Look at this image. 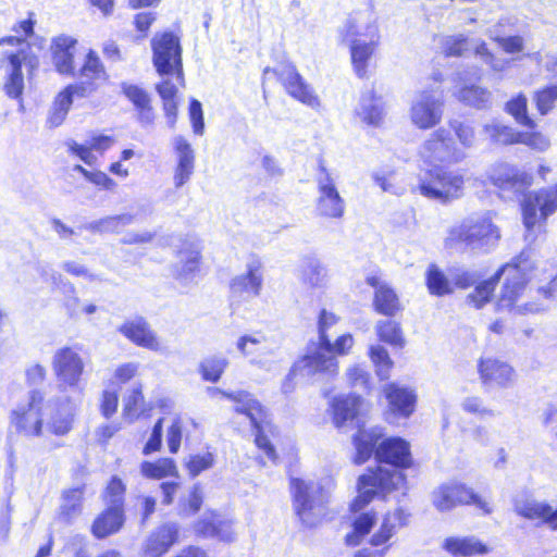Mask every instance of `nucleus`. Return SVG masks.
Returning a JSON list of instances; mask_svg holds the SVG:
<instances>
[{
    "label": "nucleus",
    "instance_id": "c85d7f7f",
    "mask_svg": "<svg viewBox=\"0 0 557 557\" xmlns=\"http://www.w3.org/2000/svg\"><path fill=\"white\" fill-rule=\"evenodd\" d=\"M385 114V104L381 97L368 90L360 97L356 107V115L366 124L377 126Z\"/></svg>",
    "mask_w": 557,
    "mask_h": 557
},
{
    "label": "nucleus",
    "instance_id": "72a5a7b5",
    "mask_svg": "<svg viewBox=\"0 0 557 557\" xmlns=\"http://www.w3.org/2000/svg\"><path fill=\"white\" fill-rule=\"evenodd\" d=\"M443 546L448 553L463 557L488 553L487 546L475 536L448 537Z\"/></svg>",
    "mask_w": 557,
    "mask_h": 557
},
{
    "label": "nucleus",
    "instance_id": "4be33fe9",
    "mask_svg": "<svg viewBox=\"0 0 557 557\" xmlns=\"http://www.w3.org/2000/svg\"><path fill=\"white\" fill-rule=\"evenodd\" d=\"M342 40L346 44L354 40H379V26L371 10L352 13L341 30Z\"/></svg>",
    "mask_w": 557,
    "mask_h": 557
},
{
    "label": "nucleus",
    "instance_id": "1a4fd4ad",
    "mask_svg": "<svg viewBox=\"0 0 557 557\" xmlns=\"http://www.w3.org/2000/svg\"><path fill=\"white\" fill-rule=\"evenodd\" d=\"M463 185L461 173L436 166L420 174L416 190L428 199L447 203L463 195Z\"/></svg>",
    "mask_w": 557,
    "mask_h": 557
},
{
    "label": "nucleus",
    "instance_id": "c9c22d12",
    "mask_svg": "<svg viewBox=\"0 0 557 557\" xmlns=\"http://www.w3.org/2000/svg\"><path fill=\"white\" fill-rule=\"evenodd\" d=\"M83 487L67 490L62 495V504L60 506L59 517L65 522H72L83 510Z\"/></svg>",
    "mask_w": 557,
    "mask_h": 557
},
{
    "label": "nucleus",
    "instance_id": "393cba45",
    "mask_svg": "<svg viewBox=\"0 0 557 557\" xmlns=\"http://www.w3.org/2000/svg\"><path fill=\"white\" fill-rule=\"evenodd\" d=\"M389 411L400 418H409L416 407L417 395L410 387L389 383L384 387Z\"/></svg>",
    "mask_w": 557,
    "mask_h": 557
},
{
    "label": "nucleus",
    "instance_id": "864d4df0",
    "mask_svg": "<svg viewBox=\"0 0 557 557\" xmlns=\"http://www.w3.org/2000/svg\"><path fill=\"white\" fill-rule=\"evenodd\" d=\"M533 101L541 115H547L557 101V85L546 86L534 92Z\"/></svg>",
    "mask_w": 557,
    "mask_h": 557
},
{
    "label": "nucleus",
    "instance_id": "423d86ee",
    "mask_svg": "<svg viewBox=\"0 0 557 557\" xmlns=\"http://www.w3.org/2000/svg\"><path fill=\"white\" fill-rule=\"evenodd\" d=\"M500 238L499 228L493 223L491 212L473 214L462 220L459 224L451 226L444 239L448 249L488 250L494 247Z\"/></svg>",
    "mask_w": 557,
    "mask_h": 557
},
{
    "label": "nucleus",
    "instance_id": "5fc2aeb1",
    "mask_svg": "<svg viewBox=\"0 0 557 557\" xmlns=\"http://www.w3.org/2000/svg\"><path fill=\"white\" fill-rule=\"evenodd\" d=\"M475 57L494 72H504L510 65L509 60L493 54L485 42H481L475 47Z\"/></svg>",
    "mask_w": 557,
    "mask_h": 557
},
{
    "label": "nucleus",
    "instance_id": "ea45409f",
    "mask_svg": "<svg viewBox=\"0 0 557 557\" xmlns=\"http://www.w3.org/2000/svg\"><path fill=\"white\" fill-rule=\"evenodd\" d=\"M228 359L222 354H214L206 357L199 364V371L205 381L216 383L225 369L228 367Z\"/></svg>",
    "mask_w": 557,
    "mask_h": 557
},
{
    "label": "nucleus",
    "instance_id": "4c0bfd02",
    "mask_svg": "<svg viewBox=\"0 0 557 557\" xmlns=\"http://www.w3.org/2000/svg\"><path fill=\"white\" fill-rule=\"evenodd\" d=\"M373 304L379 313L388 317L395 315L401 309L398 296L387 284H382L375 290Z\"/></svg>",
    "mask_w": 557,
    "mask_h": 557
},
{
    "label": "nucleus",
    "instance_id": "49530a36",
    "mask_svg": "<svg viewBox=\"0 0 557 557\" xmlns=\"http://www.w3.org/2000/svg\"><path fill=\"white\" fill-rule=\"evenodd\" d=\"M375 331L382 342L395 347H404L405 339L397 322L391 320L379 321Z\"/></svg>",
    "mask_w": 557,
    "mask_h": 557
},
{
    "label": "nucleus",
    "instance_id": "a18cd8bd",
    "mask_svg": "<svg viewBox=\"0 0 557 557\" xmlns=\"http://www.w3.org/2000/svg\"><path fill=\"white\" fill-rule=\"evenodd\" d=\"M426 285L429 292L435 296H444L453 293L454 288L445 274L434 264L426 271Z\"/></svg>",
    "mask_w": 557,
    "mask_h": 557
},
{
    "label": "nucleus",
    "instance_id": "ddd939ff",
    "mask_svg": "<svg viewBox=\"0 0 557 557\" xmlns=\"http://www.w3.org/2000/svg\"><path fill=\"white\" fill-rule=\"evenodd\" d=\"M444 98L441 90L423 89L416 94L409 108L411 124L421 131L437 126L444 115Z\"/></svg>",
    "mask_w": 557,
    "mask_h": 557
},
{
    "label": "nucleus",
    "instance_id": "0eeeda50",
    "mask_svg": "<svg viewBox=\"0 0 557 557\" xmlns=\"http://www.w3.org/2000/svg\"><path fill=\"white\" fill-rule=\"evenodd\" d=\"M210 391L221 393L224 397L235 403V412L244 416L255 430V443L257 447L262 450L270 460L275 462V449L268 437V433L272 432V425L268 421L267 413L261 404L247 392L239 391L236 393H227L218 388H210Z\"/></svg>",
    "mask_w": 557,
    "mask_h": 557
},
{
    "label": "nucleus",
    "instance_id": "603ef678",
    "mask_svg": "<svg viewBox=\"0 0 557 557\" xmlns=\"http://www.w3.org/2000/svg\"><path fill=\"white\" fill-rule=\"evenodd\" d=\"M339 321V317L334 312L326 309H321L318 315V341L310 344H326L330 345V337L327 332L335 326Z\"/></svg>",
    "mask_w": 557,
    "mask_h": 557
},
{
    "label": "nucleus",
    "instance_id": "37998d69",
    "mask_svg": "<svg viewBox=\"0 0 557 557\" xmlns=\"http://www.w3.org/2000/svg\"><path fill=\"white\" fill-rule=\"evenodd\" d=\"M140 471L144 476L157 480L177 473L176 466L170 458H161L156 462L144 461Z\"/></svg>",
    "mask_w": 557,
    "mask_h": 557
},
{
    "label": "nucleus",
    "instance_id": "412c9836",
    "mask_svg": "<svg viewBox=\"0 0 557 557\" xmlns=\"http://www.w3.org/2000/svg\"><path fill=\"white\" fill-rule=\"evenodd\" d=\"M487 176L494 186L515 193H522L533 182L532 174L506 162L493 164L487 172Z\"/></svg>",
    "mask_w": 557,
    "mask_h": 557
},
{
    "label": "nucleus",
    "instance_id": "bf43d9fd",
    "mask_svg": "<svg viewBox=\"0 0 557 557\" xmlns=\"http://www.w3.org/2000/svg\"><path fill=\"white\" fill-rule=\"evenodd\" d=\"M488 35L506 53H519L524 49V39L521 36H500L495 29H490Z\"/></svg>",
    "mask_w": 557,
    "mask_h": 557
},
{
    "label": "nucleus",
    "instance_id": "5701e85b",
    "mask_svg": "<svg viewBox=\"0 0 557 557\" xmlns=\"http://www.w3.org/2000/svg\"><path fill=\"white\" fill-rule=\"evenodd\" d=\"M117 331L136 346L154 352L163 350L162 342L143 317H134L125 320L119 326Z\"/></svg>",
    "mask_w": 557,
    "mask_h": 557
},
{
    "label": "nucleus",
    "instance_id": "9b49d317",
    "mask_svg": "<svg viewBox=\"0 0 557 557\" xmlns=\"http://www.w3.org/2000/svg\"><path fill=\"white\" fill-rule=\"evenodd\" d=\"M290 492L294 510L301 522L307 527L320 523L324 516L320 485L312 480L292 479Z\"/></svg>",
    "mask_w": 557,
    "mask_h": 557
},
{
    "label": "nucleus",
    "instance_id": "4468645a",
    "mask_svg": "<svg viewBox=\"0 0 557 557\" xmlns=\"http://www.w3.org/2000/svg\"><path fill=\"white\" fill-rule=\"evenodd\" d=\"M557 211V185L528 194L522 202L523 224L529 233L541 228L546 219Z\"/></svg>",
    "mask_w": 557,
    "mask_h": 557
},
{
    "label": "nucleus",
    "instance_id": "bb28decb",
    "mask_svg": "<svg viewBox=\"0 0 557 557\" xmlns=\"http://www.w3.org/2000/svg\"><path fill=\"white\" fill-rule=\"evenodd\" d=\"M478 368L483 383H493L507 388L516 382L515 370L508 363L498 359H481Z\"/></svg>",
    "mask_w": 557,
    "mask_h": 557
},
{
    "label": "nucleus",
    "instance_id": "aec40b11",
    "mask_svg": "<svg viewBox=\"0 0 557 557\" xmlns=\"http://www.w3.org/2000/svg\"><path fill=\"white\" fill-rule=\"evenodd\" d=\"M175 264V276L184 284L191 282L200 271L201 243L195 237H185L180 240Z\"/></svg>",
    "mask_w": 557,
    "mask_h": 557
},
{
    "label": "nucleus",
    "instance_id": "f257e3e1",
    "mask_svg": "<svg viewBox=\"0 0 557 557\" xmlns=\"http://www.w3.org/2000/svg\"><path fill=\"white\" fill-rule=\"evenodd\" d=\"M379 461L394 466L395 469L377 467L361 474L357 483V496L351 503L352 510L368 506L376 496H385L394 490L404 487L406 476L397 468H408L412 459L409 443L400 437L383 441L375 449Z\"/></svg>",
    "mask_w": 557,
    "mask_h": 557
},
{
    "label": "nucleus",
    "instance_id": "09e8293b",
    "mask_svg": "<svg viewBox=\"0 0 557 557\" xmlns=\"http://www.w3.org/2000/svg\"><path fill=\"white\" fill-rule=\"evenodd\" d=\"M81 77L85 81H83L79 86H85L91 89V83L94 81H100L104 78V71L102 65L98 57L91 51L87 54L85 63L81 69Z\"/></svg>",
    "mask_w": 557,
    "mask_h": 557
},
{
    "label": "nucleus",
    "instance_id": "6e6552de",
    "mask_svg": "<svg viewBox=\"0 0 557 557\" xmlns=\"http://www.w3.org/2000/svg\"><path fill=\"white\" fill-rule=\"evenodd\" d=\"M45 395L32 391L26 401L15 406L10 412V426L22 437L34 440L45 436V421L48 409Z\"/></svg>",
    "mask_w": 557,
    "mask_h": 557
},
{
    "label": "nucleus",
    "instance_id": "f03ea898",
    "mask_svg": "<svg viewBox=\"0 0 557 557\" xmlns=\"http://www.w3.org/2000/svg\"><path fill=\"white\" fill-rule=\"evenodd\" d=\"M152 62L161 81L156 90L163 100V109L171 126L177 116L176 96L185 84L182 46L180 38L172 32L158 33L151 39Z\"/></svg>",
    "mask_w": 557,
    "mask_h": 557
},
{
    "label": "nucleus",
    "instance_id": "f3484780",
    "mask_svg": "<svg viewBox=\"0 0 557 557\" xmlns=\"http://www.w3.org/2000/svg\"><path fill=\"white\" fill-rule=\"evenodd\" d=\"M23 65L28 75L38 66V59L24 49L8 55V63L4 65L2 90L11 99H21L24 91Z\"/></svg>",
    "mask_w": 557,
    "mask_h": 557
},
{
    "label": "nucleus",
    "instance_id": "de8ad7c7",
    "mask_svg": "<svg viewBox=\"0 0 557 557\" xmlns=\"http://www.w3.org/2000/svg\"><path fill=\"white\" fill-rule=\"evenodd\" d=\"M483 132L495 144L510 145L517 144L518 132L511 127L502 124L500 122L493 121L483 126Z\"/></svg>",
    "mask_w": 557,
    "mask_h": 557
},
{
    "label": "nucleus",
    "instance_id": "c03bdc74",
    "mask_svg": "<svg viewBox=\"0 0 557 557\" xmlns=\"http://www.w3.org/2000/svg\"><path fill=\"white\" fill-rule=\"evenodd\" d=\"M498 281L499 273L496 272L493 277L479 283L474 290L467 296V302L476 309L482 308L491 300L492 294Z\"/></svg>",
    "mask_w": 557,
    "mask_h": 557
},
{
    "label": "nucleus",
    "instance_id": "774afa93",
    "mask_svg": "<svg viewBox=\"0 0 557 557\" xmlns=\"http://www.w3.org/2000/svg\"><path fill=\"white\" fill-rule=\"evenodd\" d=\"M463 411L479 417L493 416V411L484 406L482 398L478 396H468L461 401Z\"/></svg>",
    "mask_w": 557,
    "mask_h": 557
},
{
    "label": "nucleus",
    "instance_id": "e2e57ef3",
    "mask_svg": "<svg viewBox=\"0 0 557 557\" xmlns=\"http://www.w3.org/2000/svg\"><path fill=\"white\" fill-rule=\"evenodd\" d=\"M345 376L352 387H359L362 389H368L370 387V373L367 371L366 367L361 364L350 366L346 370Z\"/></svg>",
    "mask_w": 557,
    "mask_h": 557
},
{
    "label": "nucleus",
    "instance_id": "0e129e2a",
    "mask_svg": "<svg viewBox=\"0 0 557 557\" xmlns=\"http://www.w3.org/2000/svg\"><path fill=\"white\" fill-rule=\"evenodd\" d=\"M468 39L463 36H448L442 38L443 51L446 55H462L468 48Z\"/></svg>",
    "mask_w": 557,
    "mask_h": 557
},
{
    "label": "nucleus",
    "instance_id": "7c9ffc66",
    "mask_svg": "<svg viewBox=\"0 0 557 557\" xmlns=\"http://www.w3.org/2000/svg\"><path fill=\"white\" fill-rule=\"evenodd\" d=\"M123 522L121 506H111L94 521L91 532L97 539H104L116 533L122 528Z\"/></svg>",
    "mask_w": 557,
    "mask_h": 557
},
{
    "label": "nucleus",
    "instance_id": "2f4dec72",
    "mask_svg": "<svg viewBox=\"0 0 557 557\" xmlns=\"http://www.w3.org/2000/svg\"><path fill=\"white\" fill-rule=\"evenodd\" d=\"M362 399L355 395L335 397L332 401L333 421L337 428L352 421L359 412Z\"/></svg>",
    "mask_w": 557,
    "mask_h": 557
},
{
    "label": "nucleus",
    "instance_id": "dca6fc26",
    "mask_svg": "<svg viewBox=\"0 0 557 557\" xmlns=\"http://www.w3.org/2000/svg\"><path fill=\"white\" fill-rule=\"evenodd\" d=\"M317 184L319 193L317 199L318 215L330 219H341L345 212V200L337 190L335 178L329 172L322 160L319 161Z\"/></svg>",
    "mask_w": 557,
    "mask_h": 557
},
{
    "label": "nucleus",
    "instance_id": "69168bd1",
    "mask_svg": "<svg viewBox=\"0 0 557 557\" xmlns=\"http://www.w3.org/2000/svg\"><path fill=\"white\" fill-rule=\"evenodd\" d=\"M219 518L220 515L214 511L205 512L195 525L196 532L206 537H215Z\"/></svg>",
    "mask_w": 557,
    "mask_h": 557
},
{
    "label": "nucleus",
    "instance_id": "c756f323",
    "mask_svg": "<svg viewBox=\"0 0 557 557\" xmlns=\"http://www.w3.org/2000/svg\"><path fill=\"white\" fill-rule=\"evenodd\" d=\"M383 436V430L379 426L371 429H360L354 437L356 456L354 462L362 465L370 459L374 451V447Z\"/></svg>",
    "mask_w": 557,
    "mask_h": 557
},
{
    "label": "nucleus",
    "instance_id": "79ce46f5",
    "mask_svg": "<svg viewBox=\"0 0 557 557\" xmlns=\"http://www.w3.org/2000/svg\"><path fill=\"white\" fill-rule=\"evenodd\" d=\"M506 111L513 116L517 123L534 129L536 123L528 115V99L525 95L518 94L506 103Z\"/></svg>",
    "mask_w": 557,
    "mask_h": 557
},
{
    "label": "nucleus",
    "instance_id": "6ab92c4d",
    "mask_svg": "<svg viewBox=\"0 0 557 557\" xmlns=\"http://www.w3.org/2000/svg\"><path fill=\"white\" fill-rule=\"evenodd\" d=\"M48 409L45 421V435L66 436L74 428L76 407L70 398L47 400Z\"/></svg>",
    "mask_w": 557,
    "mask_h": 557
},
{
    "label": "nucleus",
    "instance_id": "9d476101",
    "mask_svg": "<svg viewBox=\"0 0 557 557\" xmlns=\"http://www.w3.org/2000/svg\"><path fill=\"white\" fill-rule=\"evenodd\" d=\"M432 504L441 512L450 511L461 505H472L483 515H491L494 511L490 498L459 482H449L436 487L432 493Z\"/></svg>",
    "mask_w": 557,
    "mask_h": 557
},
{
    "label": "nucleus",
    "instance_id": "680f3d73",
    "mask_svg": "<svg viewBox=\"0 0 557 557\" xmlns=\"http://www.w3.org/2000/svg\"><path fill=\"white\" fill-rule=\"evenodd\" d=\"M517 144H523L537 151H545L549 148L550 140L540 132H524L518 133Z\"/></svg>",
    "mask_w": 557,
    "mask_h": 557
},
{
    "label": "nucleus",
    "instance_id": "b1692460",
    "mask_svg": "<svg viewBox=\"0 0 557 557\" xmlns=\"http://www.w3.org/2000/svg\"><path fill=\"white\" fill-rule=\"evenodd\" d=\"M263 283V267L259 259L252 258L246 264V271L232 278L230 288L233 296L251 298L260 295Z\"/></svg>",
    "mask_w": 557,
    "mask_h": 557
},
{
    "label": "nucleus",
    "instance_id": "f8f14e48",
    "mask_svg": "<svg viewBox=\"0 0 557 557\" xmlns=\"http://www.w3.org/2000/svg\"><path fill=\"white\" fill-rule=\"evenodd\" d=\"M419 157L426 164L437 165L438 163H459L465 160L467 154L455 143L449 129L440 127L430 134L420 146Z\"/></svg>",
    "mask_w": 557,
    "mask_h": 557
},
{
    "label": "nucleus",
    "instance_id": "39448f33",
    "mask_svg": "<svg viewBox=\"0 0 557 557\" xmlns=\"http://www.w3.org/2000/svg\"><path fill=\"white\" fill-rule=\"evenodd\" d=\"M363 508L355 511L350 507L355 517L351 522L352 531L345 537L349 546L358 545L372 530L371 545H384L407 524L408 516L401 508L387 511L380 520L374 511H362Z\"/></svg>",
    "mask_w": 557,
    "mask_h": 557
},
{
    "label": "nucleus",
    "instance_id": "13d9d810",
    "mask_svg": "<svg viewBox=\"0 0 557 557\" xmlns=\"http://www.w3.org/2000/svg\"><path fill=\"white\" fill-rule=\"evenodd\" d=\"M177 164L181 166L195 168V152L190 144L182 136H176L173 140Z\"/></svg>",
    "mask_w": 557,
    "mask_h": 557
},
{
    "label": "nucleus",
    "instance_id": "a878e982",
    "mask_svg": "<svg viewBox=\"0 0 557 557\" xmlns=\"http://www.w3.org/2000/svg\"><path fill=\"white\" fill-rule=\"evenodd\" d=\"M178 525L173 522L164 523L156 529L147 539L144 546V557H162L176 543Z\"/></svg>",
    "mask_w": 557,
    "mask_h": 557
},
{
    "label": "nucleus",
    "instance_id": "7ed1b4c3",
    "mask_svg": "<svg viewBox=\"0 0 557 557\" xmlns=\"http://www.w3.org/2000/svg\"><path fill=\"white\" fill-rule=\"evenodd\" d=\"M534 262L530 251H522L519 257L497 271L505 281L497 296L496 308L515 315H527L544 310L543 302L527 292Z\"/></svg>",
    "mask_w": 557,
    "mask_h": 557
},
{
    "label": "nucleus",
    "instance_id": "4d7b16f0",
    "mask_svg": "<svg viewBox=\"0 0 557 557\" xmlns=\"http://www.w3.org/2000/svg\"><path fill=\"white\" fill-rule=\"evenodd\" d=\"M302 280L311 287H322L326 283V270L317 260H309L302 271Z\"/></svg>",
    "mask_w": 557,
    "mask_h": 557
},
{
    "label": "nucleus",
    "instance_id": "58836bf2",
    "mask_svg": "<svg viewBox=\"0 0 557 557\" xmlns=\"http://www.w3.org/2000/svg\"><path fill=\"white\" fill-rule=\"evenodd\" d=\"M455 95L461 102L476 109L486 108L492 99V92L488 89L476 85H465L455 91Z\"/></svg>",
    "mask_w": 557,
    "mask_h": 557
},
{
    "label": "nucleus",
    "instance_id": "cd10ccee",
    "mask_svg": "<svg viewBox=\"0 0 557 557\" xmlns=\"http://www.w3.org/2000/svg\"><path fill=\"white\" fill-rule=\"evenodd\" d=\"M515 510L519 516L525 519H539L552 531L557 530V508L554 509L546 503L535 500L517 502Z\"/></svg>",
    "mask_w": 557,
    "mask_h": 557
},
{
    "label": "nucleus",
    "instance_id": "20e7f679",
    "mask_svg": "<svg viewBox=\"0 0 557 557\" xmlns=\"http://www.w3.org/2000/svg\"><path fill=\"white\" fill-rule=\"evenodd\" d=\"M355 344L349 333L338 336L326 344H308L306 354L293 367L289 377L301 375L310 379H330L338 373L337 356H346Z\"/></svg>",
    "mask_w": 557,
    "mask_h": 557
},
{
    "label": "nucleus",
    "instance_id": "6e6d98bb",
    "mask_svg": "<svg viewBox=\"0 0 557 557\" xmlns=\"http://www.w3.org/2000/svg\"><path fill=\"white\" fill-rule=\"evenodd\" d=\"M449 128L455 133L460 145L459 147L463 149V151L473 147L475 143V132L470 123L451 120L449 121Z\"/></svg>",
    "mask_w": 557,
    "mask_h": 557
},
{
    "label": "nucleus",
    "instance_id": "a19ab883",
    "mask_svg": "<svg viewBox=\"0 0 557 557\" xmlns=\"http://www.w3.org/2000/svg\"><path fill=\"white\" fill-rule=\"evenodd\" d=\"M368 356L380 380H387L391 375L394 362L387 350L381 345H370Z\"/></svg>",
    "mask_w": 557,
    "mask_h": 557
},
{
    "label": "nucleus",
    "instance_id": "e433bc0d",
    "mask_svg": "<svg viewBox=\"0 0 557 557\" xmlns=\"http://www.w3.org/2000/svg\"><path fill=\"white\" fill-rule=\"evenodd\" d=\"M379 40H354L350 47L351 62L359 77L364 76L368 61L371 58Z\"/></svg>",
    "mask_w": 557,
    "mask_h": 557
},
{
    "label": "nucleus",
    "instance_id": "473e14b6",
    "mask_svg": "<svg viewBox=\"0 0 557 557\" xmlns=\"http://www.w3.org/2000/svg\"><path fill=\"white\" fill-rule=\"evenodd\" d=\"M76 40L67 37L60 36L53 41V63L58 72L62 74H70L73 71V50Z\"/></svg>",
    "mask_w": 557,
    "mask_h": 557
},
{
    "label": "nucleus",
    "instance_id": "338daca9",
    "mask_svg": "<svg viewBox=\"0 0 557 557\" xmlns=\"http://www.w3.org/2000/svg\"><path fill=\"white\" fill-rule=\"evenodd\" d=\"M214 462V457L211 453L197 454L189 458L187 468L193 476H197L202 471L211 468Z\"/></svg>",
    "mask_w": 557,
    "mask_h": 557
},
{
    "label": "nucleus",
    "instance_id": "f704fd0d",
    "mask_svg": "<svg viewBox=\"0 0 557 557\" xmlns=\"http://www.w3.org/2000/svg\"><path fill=\"white\" fill-rule=\"evenodd\" d=\"M143 383L134 382L123 396V416L129 421L137 419L145 410Z\"/></svg>",
    "mask_w": 557,
    "mask_h": 557
},
{
    "label": "nucleus",
    "instance_id": "052dcab7",
    "mask_svg": "<svg viewBox=\"0 0 557 557\" xmlns=\"http://www.w3.org/2000/svg\"><path fill=\"white\" fill-rule=\"evenodd\" d=\"M138 362H125L119 364L113 371L110 384L120 388L122 385L132 381L138 374Z\"/></svg>",
    "mask_w": 557,
    "mask_h": 557
},
{
    "label": "nucleus",
    "instance_id": "3c124183",
    "mask_svg": "<svg viewBox=\"0 0 557 557\" xmlns=\"http://www.w3.org/2000/svg\"><path fill=\"white\" fill-rule=\"evenodd\" d=\"M264 342L265 337L260 332L245 334L238 337L236 349L245 358L253 357Z\"/></svg>",
    "mask_w": 557,
    "mask_h": 557
},
{
    "label": "nucleus",
    "instance_id": "2eb2a0df",
    "mask_svg": "<svg viewBox=\"0 0 557 557\" xmlns=\"http://www.w3.org/2000/svg\"><path fill=\"white\" fill-rule=\"evenodd\" d=\"M271 74L276 75L283 84L286 92L295 100L309 107L312 110L321 109V99L315 90L310 86L304 77L298 73L296 66L292 63H284L278 69L267 67L263 77L267 78Z\"/></svg>",
    "mask_w": 557,
    "mask_h": 557
},
{
    "label": "nucleus",
    "instance_id": "8fccbe9b",
    "mask_svg": "<svg viewBox=\"0 0 557 557\" xmlns=\"http://www.w3.org/2000/svg\"><path fill=\"white\" fill-rule=\"evenodd\" d=\"M90 91L91 88L85 86L70 85L55 96L51 107L67 114L73 103V98L75 96L84 97Z\"/></svg>",
    "mask_w": 557,
    "mask_h": 557
},
{
    "label": "nucleus",
    "instance_id": "a211bd4d",
    "mask_svg": "<svg viewBox=\"0 0 557 557\" xmlns=\"http://www.w3.org/2000/svg\"><path fill=\"white\" fill-rule=\"evenodd\" d=\"M85 364L81 355L70 347L55 351L52 358V370L65 388H77L84 373Z\"/></svg>",
    "mask_w": 557,
    "mask_h": 557
}]
</instances>
